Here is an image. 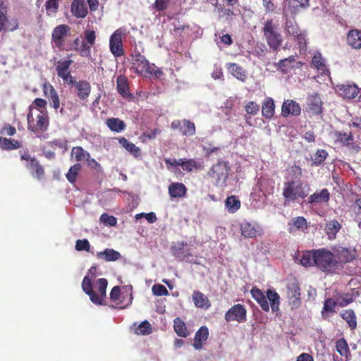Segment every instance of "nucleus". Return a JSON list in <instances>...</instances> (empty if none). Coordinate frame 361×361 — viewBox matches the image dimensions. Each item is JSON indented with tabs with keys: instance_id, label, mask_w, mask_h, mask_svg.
<instances>
[{
	"instance_id": "nucleus-1",
	"label": "nucleus",
	"mask_w": 361,
	"mask_h": 361,
	"mask_svg": "<svg viewBox=\"0 0 361 361\" xmlns=\"http://www.w3.org/2000/svg\"><path fill=\"white\" fill-rule=\"evenodd\" d=\"M310 188L300 179H287L283 183L282 195L286 202L305 199L309 195Z\"/></svg>"
},
{
	"instance_id": "nucleus-2",
	"label": "nucleus",
	"mask_w": 361,
	"mask_h": 361,
	"mask_svg": "<svg viewBox=\"0 0 361 361\" xmlns=\"http://www.w3.org/2000/svg\"><path fill=\"white\" fill-rule=\"evenodd\" d=\"M107 285L108 281L106 279H97L94 283V286L98 290V293H96L93 290L91 279L85 276L82 281V289L90 297L92 302L97 305H104V299L106 296Z\"/></svg>"
},
{
	"instance_id": "nucleus-3",
	"label": "nucleus",
	"mask_w": 361,
	"mask_h": 361,
	"mask_svg": "<svg viewBox=\"0 0 361 361\" xmlns=\"http://www.w3.org/2000/svg\"><path fill=\"white\" fill-rule=\"evenodd\" d=\"M132 67L137 74L145 76L154 75L159 78L163 75V71L157 68L154 63H149L145 56L140 51L135 48L131 54Z\"/></svg>"
},
{
	"instance_id": "nucleus-4",
	"label": "nucleus",
	"mask_w": 361,
	"mask_h": 361,
	"mask_svg": "<svg viewBox=\"0 0 361 361\" xmlns=\"http://www.w3.org/2000/svg\"><path fill=\"white\" fill-rule=\"evenodd\" d=\"M250 293L252 297L256 300L262 310L264 312L269 311V305L267 299L270 302V306L273 312L279 310V295L274 290L269 289L267 291V297L264 295L263 292L257 287H252Z\"/></svg>"
},
{
	"instance_id": "nucleus-5",
	"label": "nucleus",
	"mask_w": 361,
	"mask_h": 361,
	"mask_svg": "<svg viewBox=\"0 0 361 361\" xmlns=\"http://www.w3.org/2000/svg\"><path fill=\"white\" fill-rule=\"evenodd\" d=\"M262 32L269 49L273 51H278L282 45L283 39L278 25L273 19H268L265 21Z\"/></svg>"
},
{
	"instance_id": "nucleus-6",
	"label": "nucleus",
	"mask_w": 361,
	"mask_h": 361,
	"mask_svg": "<svg viewBox=\"0 0 361 361\" xmlns=\"http://www.w3.org/2000/svg\"><path fill=\"white\" fill-rule=\"evenodd\" d=\"M27 129L40 137L48 130L49 118L47 110L42 111L35 118H33L31 110L27 115Z\"/></svg>"
},
{
	"instance_id": "nucleus-7",
	"label": "nucleus",
	"mask_w": 361,
	"mask_h": 361,
	"mask_svg": "<svg viewBox=\"0 0 361 361\" xmlns=\"http://www.w3.org/2000/svg\"><path fill=\"white\" fill-rule=\"evenodd\" d=\"M230 171L229 163L219 160L212 166L207 174L215 185L224 186L226 184Z\"/></svg>"
},
{
	"instance_id": "nucleus-8",
	"label": "nucleus",
	"mask_w": 361,
	"mask_h": 361,
	"mask_svg": "<svg viewBox=\"0 0 361 361\" xmlns=\"http://www.w3.org/2000/svg\"><path fill=\"white\" fill-rule=\"evenodd\" d=\"M315 265L323 271L330 272L336 266L335 255L326 248L315 250Z\"/></svg>"
},
{
	"instance_id": "nucleus-9",
	"label": "nucleus",
	"mask_w": 361,
	"mask_h": 361,
	"mask_svg": "<svg viewBox=\"0 0 361 361\" xmlns=\"http://www.w3.org/2000/svg\"><path fill=\"white\" fill-rule=\"evenodd\" d=\"M335 137L336 142L347 147L348 150L353 153H357L361 149L360 142L354 140L355 137L351 132L336 131Z\"/></svg>"
},
{
	"instance_id": "nucleus-10",
	"label": "nucleus",
	"mask_w": 361,
	"mask_h": 361,
	"mask_svg": "<svg viewBox=\"0 0 361 361\" xmlns=\"http://www.w3.org/2000/svg\"><path fill=\"white\" fill-rule=\"evenodd\" d=\"M71 35V27L68 25L61 24L56 26L51 33V42L59 49H62L66 38Z\"/></svg>"
},
{
	"instance_id": "nucleus-11",
	"label": "nucleus",
	"mask_w": 361,
	"mask_h": 361,
	"mask_svg": "<svg viewBox=\"0 0 361 361\" xmlns=\"http://www.w3.org/2000/svg\"><path fill=\"white\" fill-rule=\"evenodd\" d=\"M224 318L227 322H245L247 320V310L241 304L234 305L226 312Z\"/></svg>"
},
{
	"instance_id": "nucleus-12",
	"label": "nucleus",
	"mask_w": 361,
	"mask_h": 361,
	"mask_svg": "<svg viewBox=\"0 0 361 361\" xmlns=\"http://www.w3.org/2000/svg\"><path fill=\"white\" fill-rule=\"evenodd\" d=\"M122 36L123 32L121 30L117 29L110 37L109 49L115 57H120L124 54Z\"/></svg>"
},
{
	"instance_id": "nucleus-13",
	"label": "nucleus",
	"mask_w": 361,
	"mask_h": 361,
	"mask_svg": "<svg viewBox=\"0 0 361 361\" xmlns=\"http://www.w3.org/2000/svg\"><path fill=\"white\" fill-rule=\"evenodd\" d=\"M286 288L290 304L294 307H298L300 305V288L298 281L295 279L289 281Z\"/></svg>"
},
{
	"instance_id": "nucleus-14",
	"label": "nucleus",
	"mask_w": 361,
	"mask_h": 361,
	"mask_svg": "<svg viewBox=\"0 0 361 361\" xmlns=\"http://www.w3.org/2000/svg\"><path fill=\"white\" fill-rule=\"evenodd\" d=\"M240 233L247 238H254L263 233L262 227L255 222L243 221L240 224Z\"/></svg>"
},
{
	"instance_id": "nucleus-15",
	"label": "nucleus",
	"mask_w": 361,
	"mask_h": 361,
	"mask_svg": "<svg viewBox=\"0 0 361 361\" xmlns=\"http://www.w3.org/2000/svg\"><path fill=\"white\" fill-rule=\"evenodd\" d=\"M171 126L173 130H178L179 133L185 136H192L196 132L195 123L187 119L174 120Z\"/></svg>"
},
{
	"instance_id": "nucleus-16",
	"label": "nucleus",
	"mask_w": 361,
	"mask_h": 361,
	"mask_svg": "<svg viewBox=\"0 0 361 361\" xmlns=\"http://www.w3.org/2000/svg\"><path fill=\"white\" fill-rule=\"evenodd\" d=\"M307 111L313 116H319L322 114L323 102L318 93L314 92L307 97Z\"/></svg>"
},
{
	"instance_id": "nucleus-17",
	"label": "nucleus",
	"mask_w": 361,
	"mask_h": 361,
	"mask_svg": "<svg viewBox=\"0 0 361 361\" xmlns=\"http://www.w3.org/2000/svg\"><path fill=\"white\" fill-rule=\"evenodd\" d=\"M336 92L344 99H354L359 93L360 90L355 83L341 84L336 86Z\"/></svg>"
},
{
	"instance_id": "nucleus-18",
	"label": "nucleus",
	"mask_w": 361,
	"mask_h": 361,
	"mask_svg": "<svg viewBox=\"0 0 361 361\" xmlns=\"http://www.w3.org/2000/svg\"><path fill=\"white\" fill-rule=\"evenodd\" d=\"M42 89L44 95L48 99L50 106L57 110L60 107V99L54 86L49 82H45Z\"/></svg>"
},
{
	"instance_id": "nucleus-19",
	"label": "nucleus",
	"mask_w": 361,
	"mask_h": 361,
	"mask_svg": "<svg viewBox=\"0 0 361 361\" xmlns=\"http://www.w3.org/2000/svg\"><path fill=\"white\" fill-rule=\"evenodd\" d=\"M171 252L173 257L183 261L188 259L192 256L190 249L188 247V243L184 242H178L171 247Z\"/></svg>"
},
{
	"instance_id": "nucleus-20",
	"label": "nucleus",
	"mask_w": 361,
	"mask_h": 361,
	"mask_svg": "<svg viewBox=\"0 0 361 361\" xmlns=\"http://www.w3.org/2000/svg\"><path fill=\"white\" fill-rule=\"evenodd\" d=\"M301 114V108L298 103L292 99H287L283 102L281 106V115L288 117L290 115L299 116Z\"/></svg>"
},
{
	"instance_id": "nucleus-21",
	"label": "nucleus",
	"mask_w": 361,
	"mask_h": 361,
	"mask_svg": "<svg viewBox=\"0 0 361 361\" xmlns=\"http://www.w3.org/2000/svg\"><path fill=\"white\" fill-rule=\"evenodd\" d=\"M66 50H74L78 51L79 55L82 57H91L90 46H89L85 41L81 42L79 37H76L71 47L66 49Z\"/></svg>"
},
{
	"instance_id": "nucleus-22",
	"label": "nucleus",
	"mask_w": 361,
	"mask_h": 361,
	"mask_svg": "<svg viewBox=\"0 0 361 361\" xmlns=\"http://www.w3.org/2000/svg\"><path fill=\"white\" fill-rule=\"evenodd\" d=\"M75 89V94L80 100H87L91 92V85L89 82L85 80H81L75 83L74 87Z\"/></svg>"
},
{
	"instance_id": "nucleus-23",
	"label": "nucleus",
	"mask_w": 361,
	"mask_h": 361,
	"mask_svg": "<svg viewBox=\"0 0 361 361\" xmlns=\"http://www.w3.org/2000/svg\"><path fill=\"white\" fill-rule=\"evenodd\" d=\"M71 11L75 18H84L88 13L87 6L85 0H73Z\"/></svg>"
},
{
	"instance_id": "nucleus-24",
	"label": "nucleus",
	"mask_w": 361,
	"mask_h": 361,
	"mask_svg": "<svg viewBox=\"0 0 361 361\" xmlns=\"http://www.w3.org/2000/svg\"><path fill=\"white\" fill-rule=\"evenodd\" d=\"M330 200V192L326 188L316 191L308 197L307 202L310 204L327 203Z\"/></svg>"
},
{
	"instance_id": "nucleus-25",
	"label": "nucleus",
	"mask_w": 361,
	"mask_h": 361,
	"mask_svg": "<svg viewBox=\"0 0 361 361\" xmlns=\"http://www.w3.org/2000/svg\"><path fill=\"white\" fill-rule=\"evenodd\" d=\"M347 44L355 49H361V30H350L346 37Z\"/></svg>"
},
{
	"instance_id": "nucleus-26",
	"label": "nucleus",
	"mask_w": 361,
	"mask_h": 361,
	"mask_svg": "<svg viewBox=\"0 0 361 361\" xmlns=\"http://www.w3.org/2000/svg\"><path fill=\"white\" fill-rule=\"evenodd\" d=\"M209 336L208 328L205 326H201L196 332L194 338L193 347L196 350L202 349L204 342Z\"/></svg>"
},
{
	"instance_id": "nucleus-27",
	"label": "nucleus",
	"mask_w": 361,
	"mask_h": 361,
	"mask_svg": "<svg viewBox=\"0 0 361 361\" xmlns=\"http://www.w3.org/2000/svg\"><path fill=\"white\" fill-rule=\"evenodd\" d=\"M185 185L179 182L171 183L169 186V194L171 198H180L185 196L187 192Z\"/></svg>"
},
{
	"instance_id": "nucleus-28",
	"label": "nucleus",
	"mask_w": 361,
	"mask_h": 361,
	"mask_svg": "<svg viewBox=\"0 0 361 361\" xmlns=\"http://www.w3.org/2000/svg\"><path fill=\"white\" fill-rule=\"evenodd\" d=\"M192 298L195 306L198 308L207 310L211 307V302L208 298L199 290H195L192 293Z\"/></svg>"
},
{
	"instance_id": "nucleus-29",
	"label": "nucleus",
	"mask_w": 361,
	"mask_h": 361,
	"mask_svg": "<svg viewBox=\"0 0 361 361\" xmlns=\"http://www.w3.org/2000/svg\"><path fill=\"white\" fill-rule=\"evenodd\" d=\"M336 257L341 263H347L352 262L356 256L355 250L345 247H339L336 250Z\"/></svg>"
},
{
	"instance_id": "nucleus-30",
	"label": "nucleus",
	"mask_w": 361,
	"mask_h": 361,
	"mask_svg": "<svg viewBox=\"0 0 361 361\" xmlns=\"http://www.w3.org/2000/svg\"><path fill=\"white\" fill-rule=\"evenodd\" d=\"M227 68L230 73L238 80L242 82L247 80V73L241 66L235 63H229L227 64Z\"/></svg>"
},
{
	"instance_id": "nucleus-31",
	"label": "nucleus",
	"mask_w": 361,
	"mask_h": 361,
	"mask_svg": "<svg viewBox=\"0 0 361 361\" xmlns=\"http://www.w3.org/2000/svg\"><path fill=\"white\" fill-rule=\"evenodd\" d=\"M307 228V222L303 216H297L293 218L288 223V231L290 233L296 231H303Z\"/></svg>"
},
{
	"instance_id": "nucleus-32",
	"label": "nucleus",
	"mask_w": 361,
	"mask_h": 361,
	"mask_svg": "<svg viewBox=\"0 0 361 361\" xmlns=\"http://www.w3.org/2000/svg\"><path fill=\"white\" fill-rule=\"evenodd\" d=\"M106 125L113 132L121 133L126 130V124L118 118H109L106 121Z\"/></svg>"
},
{
	"instance_id": "nucleus-33",
	"label": "nucleus",
	"mask_w": 361,
	"mask_h": 361,
	"mask_svg": "<svg viewBox=\"0 0 361 361\" xmlns=\"http://www.w3.org/2000/svg\"><path fill=\"white\" fill-rule=\"evenodd\" d=\"M275 104L271 97H267L262 106V114L266 118L270 119L274 115Z\"/></svg>"
},
{
	"instance_id": "nucleus-34",
	"label": "nucleus",
	"mask_w": 361,
	"mask_h": 361,
	"mask_svg": "<svg viewBox=\"0 0 361 361\" xmlns=\"http://www.w3.org/2000/svg\"><path fill=\"white\" fill-rule=\"evenodd\" d=\"M73 61L69 60H59L56 63V71L57 75L63 79L66 75L71 74L69 71V68L72 63Z\"/></svg>"
},
{
	"instance_id": "nucleus-35",
	"label": "nucleus",
	"mask_w": 361,
	"mask_h": 361,
	"mask_svg": "<svg viewBox=\"0 0 361 361\" xmlns=\"http://www.w3.org/2000/svg\"><path fill=\"white\" fill-rule=\"evenodd\" d=\"M295 61V56H290L288 58L280 60L277 64L278 70L281 71L283 74H286L294 68L293 63Z\"/></svg>"
},
{
	"instance_id": "nucleus-36",
	"label": "nucleus",
	"mask_w": 361,
	"mask_h": 361,
	"mask_svg": "<svg viewBox=\"0 0 361 361\" xmlns=\"http://www.w3.org/2000/svg\"><path fill=\"white\" fill-rule=\"evenodd\" d=\"M341 317L347 322L350 330L353 331L357 328V317L353 310H344L341 312Z\"/></svg>"
},
{
	"instance_id": "nucleus-37",
	"label": "nucleus",
	"mask_w": 361,
	"mask_h": 361,
	"mask_svg": "<svg viewBox=\"0 0 361 361\" xmlns=\"http://www.w3.org/2000/svg\"><path fill=\"white\" fill-rule=\"evenodd\" d=\"M98 259H102L107 262L116 261L121 257V254L114 249L106 248L102 252L97 253Z\"/></svg>"
},
{
	"instance_id": "nucleus-38",
	"label": "nucleus",
	"mask_w": 361,
	"mask_h": 361,
	"mask_svg": "<svg viewBox=\"0 0 361 361\" xmlns=\"http://www.w3.org/2000/svg\"><path fill=\"white\" fill-rule=\"evenodd\" d=\"M117 90L120 94L123 97H127L130 95L129 92V85L128 79L124 75H119L116 79Z\"/></svg>"
},
{
	"instance_id": "nucleus-39",
	"label": "nucleus",
	"mask_w": 361,
	"mask_h": 361,
	"mask_svg": "<svg viewBox=\"0 0 361 361\" xmlns=\"http://www.w3.org/2000/svg\"><path fill=\"white\" fill-rule=\"evenodd\" d=\"M173 329L177 335L180 337L186 338L190 333L185 323L179 317L173 319Z\"/></svg>"
},
{
	"instance_id": "nucleus-40",
	"label": "nucleus",
	"mask_w": 361,
	"mask_h": 361,
	"mask_svg": "<svg viewBox=\"0 0 361 361\" xmlns=\"http://www.w3.org/2000/svg\"><path fill=\"white\" fill-rule=\"evenodd\" d=\"M118 142L123 148L134 157H138L141 155L140 149L135 144L129 142L126 137L119 138Z\"/></svg>"
},
{
	"instance_id": "nucleus-41",
	"label": "nucleus",
	"mask_w": 361,
	"mask_h": 361,
	"mask_svg": "<svg viewBox=\"0 0 361 361\" xmlns=\"http://www.w3.org/2000/svg\"><path fill=\"white\" fill-rule=\"evenodd\" d=\"M336 348L339 355L347 361L350 357V352L346 340L343 338L338 339L336 343Z\"/></svg>"
},
{
	"instance_id": "nucleus-42",
	"label": "nucleus",
	"mask_w": 361,
	"mask_h": 361,
	"mask_svg": "<svg viewBox=\"0 0 361 361\" xmlns=\"http://www.w3.org/2000/svg\"><path fill=\"white\" fill-rule=\"evenodd\" d=\"M26 167L32 170L33 176L38 180L42 179L44 175V168L37 159H32V164H27Z\"/></svg>"
},
{
	"instance_id": "nucleus-43",
	"label": "nucleus",
	"mask_w": 361,
	"mask_h": 361,
	"mask_svg": "<svg viewBox=\"0 0 361 361\" xmlns=\"http://www.w3.org/2000/svg\"><path fill=\"white\" fill-rule=\"evenodd\" d=\"M336 305L337 302L333 298L326 299L322 311V318L326 319L330 316L329 313H334Z\"/></svg>"
},
{
	"instance_id": "nucleus-44",
	"label": "nucleus",
	"mask_w": 361,
	"mask_h": 361,
	"mask_svg": "<svg viewBox=\"0 0 361 361\" xmlns=\"http://www.w3.org/2000/svg\"><path fill=\"white\" fill-rule=\"evenodd\" d=\"M286 1L293 13H298L301 9H305L310 6V0H286Z\"/></svg>"
},
{
	"instance_id": "nucleus-45",
	"label": "nucleus",
	"mask_w": 361,
	"mask_h": 361,
	"mask_svg": "<svg viewBox=\"0 0 361 361\" xmlns=\"http://www.w3.org/2000/svg\"><path fill=\"white\" fill-rule=\"evenodd\" d=\"M341 228V226L337 220L334 219L327 223L325 230L328 238L331 240L336 238V235Z\"/></svg>"
},
{
	"instance_id": "nucleus-46",
	"label": "nucleus",
	"mask_w": 361,
	"mask_h": 361,
	"mask_svg": "<svg viewBox=\"0 0 361 361\" xmlns=\"http://www.w3.org/2000/svg\"><path fill=\"white\" fill-rule=\"evenodd\" d=\"M315 250H308L302 252L300 264L306 267L315 265Z\"/></svg>"
},
{
	"instance_id": "nucleus-47",
	"label": "nucleus",
	"mask_w": 361,
	"mask_h": 361,
	"mask_svg": "<svg viewBox=\"0 0 361 361\" xmlns=\"http://www.w3.org/2000/svg\"><path fill=\"white\" fill-rule=\"evenodd\" d=\"M20 147L21 144L18 140L0 137V147L2 149L13 150L19 149Z\"/></svg>"
},
{
	"instance_id": "nucleus-48",
	"label": "nucleus",
	"mask_w": 361,
	"mask_h": 361,
	"mask_svg": "<svg viewBox=\"0 0 361 361\" xmlns=\"http://www.w3.org/2000/svg\"><path fill=\"white\" fill-rule=\"evenodd\" d=\"M312 65L318 71H320L321 73H324L325 71L326 70L324 59L319 52H317L314 54L312 59Z\"/></svg>"
},
{
	"instance_id": "nucleus-49",
	"label": "nucleus",
	"mask_w": 361,
	"mask_h": 361,
	"mask_svg": "<svg viewBox=\"0 0 361 361\" xmlns=\"http://www.w3.org/2000/svg\"><path fill=\"white\" fill-rule=\"evenodd\" d=\"M329 154L325 149H317L312 157V166H318L326 159Z\"/></svg>"
},
{
	"instance_id": "nucleus-50",
	"label": "nucleus",
	"mask_w": 361,
	"mask_h": 361,
	"mask_svg": "<svg viewBox=\"0 0 361 361\" xmlns=\"http://www.w3.org/2000/svg\"><path fill=\"white\" fill-rule=\"evenodd\" d=\"M226 207L230 213H235L240 209V202L235 195L229 196L226 200Z\"/></svg>"
},
{
	"instance_id": "nucleus-51",
	"label": "nucleus",
	"mask_w": 361,
	"mask_h": 361,
	"mask_svg": "<svg viewBox=\"0 0 361 361\" xmlns=\"http://www.w3.org/2000/svg\"><path fill=\"white\" fill-rule=\"evenodd\" d=\"M285 30L290 36L295 37L298 35V34L300 33L302 31L300 30L298 24L296 23L295 20H288L286 19L285 23Z\"/></svg>"
},
{
	"instance_id": "nucleus-52",
	"label": "nucleus",
	"mask_w": 361,
	"mask_h": 361,
	"mask_svg": "<svg viewBox=\"0 0 361 361\" xmlns=\"http://www.w3.org/2000/svg\"><path fill=\"white\" fill-rule=\"evenodd\" d=\"M152 332V325L147 320L141 322L134 330L135 334L142 336L149 335Z\"/></svg>"
},
{
	"instance_id": "nucleus-53",
	"label": "nucleus",
	"mask_w": 361,
	"mask_h": 361,
	"mask_svg": "<svg viewBox=\"0 0 361 361\" xmlns=\"http://www.w3.org/2000/svg\"><path fill=\"white\" fill-rule=\"evenodd\" d=\"M81 169L82 166L78 163L75 164L74 165L70 167L68 173L66 174V177L71 183H75L78 175L79 174V172L80 171Z\"/></svg>"
},
{
	"instance_id": "nucleus-54",
	"label": "nucleus",
	"mask_w": 361,
	"mask_h": 361,
	"mask_svg": "<svg viewBox=\"0 0 361 361\" xmlns=\"http://www.w3.org/2000/svg\"><path fill=\"white\" fill-rule=\"evenodd\" d=\"M71 155L75 156V159L77 161L87 160V158H90V153L80 146L72 148Z\"/></svg>"
},
{
	"instance_id": "nucleus-55",
	"label": "nucleus",
	"mask_w": 361,
	"mask_h": 361,
	"mask_svg": "<svg viewBox=\"0 0 361 361\" xmlns=\"http://www.w3.org/2000/svg\"><path fill=\"white\" fill-rule=\"evenodd\" d=\"M99 221L105 225L109 226H114L117 224V219L112 216L109 215L106 213H104L100 216Z\"/></svg>"
},
{
	"instance_id": "nucleus-56",
	"label": "nucleus",
	"mask_w": 361,
	"mask_h": 361,
	"mask_svg": "<svg viewBox=\"0 0 361 361\" xmlns=\"http://www.w3.org/2000/svg\"><path fill=\"white\" fill-rule=\"evenodd\" d=\"M294 39L297 42L298 47L300 50L306 51L307 50V41L305 34L302 31L300 33L295 35Z\"/></svg>"
},
{
	"instance_id": "nucleus-57",
	"label": "nucleus",
	"mask_w": 361,
	"mask_h": 361,
	"mask_svg": "<svg viewBox=\"0 0 361 361\" xmlns=\"http://www.w3.org/2000/svg\"><path fill=\"white\" fill-rule=\"evenodd\" d=\"M153 294L157 296L168 295L169 291L162 284H154L152 286Z\"/></svg>"
},
{
	"instance_id": "nucleus-58",
	"label": "nucleus",
	"mask_w": 361,
	"mask_h": 361,
	"mask_svg": "<svg viewBox=\"0 0 361 361\" xmlns=\"http://www.w3.org/2000/svg\"><path fill=\"white\" fill-rule=\"evenodd\" d=\"M245 110L247 114L255 116L259 111V106L255 102H249L245 106Z\"/></svg>"
},
{
	"instance_id": "nucleus-59",
	"label": "nucleus",
	"mask_w": 361,
	"mask_h": 361,
	"mask_svg": "<svg viewBox=\"0 0 361 361\" xmlns=\"http://www.w3.org/2000/svg\"><path fill=\"white\" fill-rule=\"evenodd\" d=\"M75 250L78 251H87L90 250V245L87 239L78 240L75 243Z\"/></svg>"
},
{
	"instance_id": "nucleus-60",
	"label": "nucleus",
	"mask_w": 361,
	"mask_h": 361,
	"mask_svg": "<svg viewBox=\"0 0 361 361\" xmlns=\"http://www.w3.org/2000/svg\"><path fill=\"white\" fill-rule=\"evenodd\" d=\"M85 42L87 43L90 47L95 43L96 34L94 30H85L84 32Z\"/></svg>"
},
{
	"instance_id": "nucleus-61",
	"label": "nucleus",
	"mask_w": 361,
	"mask_h": 361,
	"mask_svg": "<svg viewBox=\"0 0 361 361\" xmlns=\"http://www.w3.org/2000/svg\"><path fill=\"white\" fill-rule=\"evenodd\" d=\"M161 133V130L159 128L149 129L142 133V137L152 140L155 139Z\"/></svg>"
},
{
	"instance_id": "nucleus-62",
	"label": "nucleus",
	"mask_w": 361,
	"mask_h": 361,
	"mask_svg": "<svg viewBox=\"0 0 361 361\" xmlns=\"http://www.w3.org/2000/svg\"><path fill=\"white\" fill-rule=\"evenodd\" d=\"M290 174L291 177L293 178L292 179H300L302 175V168L298 165H293L290 169Z\"/></svg>"
},
{
	"instance_id": "nucleus-63",
	"label": "nucleus",
	"mask_w": 361,
	"mask_h": 361,
	"mask_svg": "<svg viewBox=\"0 0 361 361\" xmlns=\"http://www.w3.org/2000/svg\"><path fill=\"white\" fill-rule=\"evenodd\" d=\"M195 168H197V164H196V162L194 159H186L185 161L184 162V164L182 167V169L183 171H192L193 170V169Z\"/></svg>"
},
{
	"instance_id": "nucleus-64",
	"label": "nucleus",
	"mask_w": 361,
	"mask_h": 361,
	"mask_svg": "<svg viewBox=\"0 0 361 361\" xmlns=\"http://www.w3.org/2000/svg\"><path fill=\"white\" fill-rule=\"evenodd\" d=\"M1 133L8 135V136H13L16 133V129L15 127L11 126L9 124H6L2 128Z\"/></svg>"
}]
</instances>
